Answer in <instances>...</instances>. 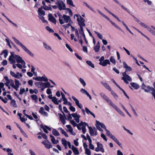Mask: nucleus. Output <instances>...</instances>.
Returning <instances> with one entry per match:
<instances>
[{
    "label": "nucleus",
    "instance_id": "obj_24",
    "mask_svg": "<svg viewBox=\"0 0 155 155\" xmlns=\"http://www.w3.org/2000/svg\"><path fill=\"white\" fill-rule=\"evenodd\" d=\"M16 55L15 56H9L8 58V60L10 62V63L13 64L16 63Z\"/></svg>",
    "mask_w": 155,
    "mask_h": 155
},
{
    "label": "nucleus",
    "instance_id": "obj_31",
    "mask_svg": "<svg viewBox=\"0 0 155 155\" xmlns=\"http://www.w3.org/2000/svg\"><path fill=\"white\" fill-rule=\"evenodd\" d=\"M51 5L50 4L48 6L46 5L42 6H41V8L45 10L52 11V9L51 8Z\"/></svg>",
    "mask_w": 155,
    "mask_h": 155
},
{
    "label": "nucleus",
    "instance_id": "obj_23",
    "mask_svg": "<svg viewBox=\"0 0 155 155\" xmlns=\"http://www.w3.org/2000/svg\"><path fill=\"white\" fill-rule=\"evenodd\" d=\"M72 98L74 100L76 104L78 107L81 109L82 107V106L81 104L79 103V101L78 100L73 96H72Z\"/></svg>",
    "mask_w": 155,
    "mask_h": 155
},
{
    "label": "nucleus",
    "instance_id": "obj_22",
    "mask_svg": "<svg viewBox=\"0 0 155 155\" xmlns=\"http://www.w3.org/2000/svg\"><path fill=\"white\" fill-rule=\"evenodd\" d=\"M72 98L74 100L76 104L78 107L81 109L82 107V106L81 104L79 103V101L78 100L73 96H72Z\"/></svg>",
    "mask_w": 155,
    "mask_h": 155
},
{
    "label": "nucleus",
    "instance_id": "obj_7",
    "mask_svg": "<svg viewBox=\"0 0 155 155\" xmlns=\"http://www.w3.org/2000/svg\"><path fill=\"white\" fill-rule=\"evenodd\" d=\"M35 84L37 87L41 88L47 85H50V84L49 82H36L35 83Z\"/></svg>",
    "mask_w": 155,
    "mask_h": 155
},
{
    "label": "nucleus",
    "instance_id": "obj_60",
    "mask_svg": "<svg viewBox=\"0 0 155 155\" xmlns=\"http://www.w3.org/2000/svg\"><path fill=\"white\" fill-rule=\"evenodd\" d=\"M7 152H8V155H13V153H12V150L11 149L9 148L7 149Z\"/></svg>",
    "mask_w": 155,
    "mask_h": 155
},
{
    "label": "nucleus",
    "instance_id": "obj_26",
    "mask_svg": "<svg viewBox=\"0 0 155 155\" xmlns=\"http://www.w3.org/2000/svg\"><path fill=\"white\" fill-rule=\"evenodd\" d=\"M68 142L67 140H65L64 138H62L61 140V143L62 145L66 149H68V146H67V143H68Z\"/></svg>",
    "mask_w": 155,
    "mask_h": 155
},
{
    "label": "nucleus",
    "instance_id": "obj_8",
    "mask_svg": "<svg viewBox=\"0 0 155 155\" xmlns=\"http://www.w3.org/2000/svg\"><path fill=\"white\" fill-rule=\"evenodd\" d=\"M99 94L101 97L107 102L110 106H111L113 104V102L104 93L101 92L99 93Z\"/></svg>",
    "mask_w": 155,
    "mask_h": 155
},
{
    "label": "nucleus",
    "instance_id": "obj_15",
    "mask_svg": "<svg viewBox=\"0 0 155 155\" xmlns=\"http://www.w3.org/2000/svg\"><path fill=\"white\" fill-rule=\"evenodd\" d=\"M15 84H14L13 88L17 91L18 90V88L21 85V83H20L19 81L17 79H15Z\"/></svg>",
    "mask_w": 155,
    "mask_h": 155
},
{
    "label": "nucleus",
    "instance_id": "obj_49",
    "mask_svg": "<svg viewBox=\"0 0 155 155\" xmlns=\"http://www.w3.org/2000/svg\"><path fill=\"white\" fill-rule=\"evenodd\" d=\"M110 91L111 92V94L116 99H117L118 97V96L115 93L114 91H112V90H111V91Z\"/></svg>",
    "mask_w": 155,
    "mask_h": 155
},
{
    "label": "nucleus",
    "instance_id": "obj_25",
    "mask_svg": "<svg viewBox=\"0 0 155 155\" xmlns=\"http://www.w3.org/2000/svg\"><path fill=\"white\" fill-rule=\"evenodd\" d=\"M50 137L51 138V141L53 144H56L59 143V141L58 140H56L54 137L52 135H50Z\"/></svg>",
    "mask_w": 155,
    "mask_h": 155
},
{
    "label": "nucleus",
    "instance_id": "obj_29",
    "mask_svg": "<svg viewBox=\"0 0 155 155\" xmlns=\"http://www.w3.org/2000/svg\"><path fill=\"white\" fill-rule=\"evenodd\" d=\"M130 85L135 89H137L139 88V85L138 84L136 83L132 82L130 83Z\"/></svg>",
    "mask_w": 155,
    "mask_h": 155
},
{
    "label": "nucleus",
    "instance_id": "obj_6",
    "mask_svg": "<svg viewBox=\"0 0 155 155\" xmlns=\"http://www.w3.org/2000/svg\"><path fill=\"white\" fill-rule=\"evenodd\" d=\"M55 4L58 5V8L61 11L65 9V5L62 0H57Z\"/></svg>",
    "mask_w": 155,
    "mask_h": 155
},
{
    "label": "nucleus",
    "instance_id": "obj_17",
    "mask_svg": "<svg viewBox=\"0 0 155 155\" xmlns=\"http://www.w3.org/2000/svg\"><path fill=\"white\" fill-rule=\"evenodd\" d=\"M72 117L74 118V120H75L76 122L78 123L80 121V118L81 117V116L78 114L77 113H74L71 114Z\"/></svg>",
    "mask_w": 155,
    "mask_h": 155
},
{
    "label": "nucleus",
    "instance_id": "obj_37",
    "mask_svg": "<svg viewBox=\"0 0 155 155\" xmlns=\"http://www.w3.org/2000/svg\"><path fill=\"white\" fill-rule=\"evenodd\" d=\"M108 21H109L111 24L115 27H116V28L118 29L120 31H121V29L120 28L119 26H117L115 23H114V22H113L111 21L110 19L109 18V20H108Z\"/></svg>",
    "mask_w": 155,
    "mask_h": 155
},
{
    "label": "nucleus",
    "instance_id": "obj_43",
    "mask_svg": "<svg viewBox=\"0 0 155 155\" xmlns=\"http://www.w3.org/2000/svg\"><path fill=\"white\" fill-rule=\"evenodd\" d=\"M4 54V57L5 58H6L8 56V51L6 50H5L3 51L1 54V55Z\"/></svg>",
    "mask_w": 155,
    "mask_h": 155
},
{
    "label": "nucleus",
    "instance_id": "obj_20",
    "mask_svg": "<svg viewBox=\"0 0 155 155\" xmlns=\"http://www.w3.org/2000/svg\"><path fill=\"white\" fill-rule=\"evenodd\" d=\"M150 91H152L151 94L155 99V90L153 88H150L148 87V88L145 89V91L147 92H148Z\"/></svg>",
    "mask_w": 155,
    "mask_h": 155
},
{
    "label": "nucleus",
    "instance_id": "obj_57",
    "mask_svg": "<svg viewBox=\"0 0 155 155\" xmlns=\"http://www.w3.org/2000/svg\"><path fill=\"white\" fill-rule=\"evenodd\" d=\"M110 61L111 62H112L113 64H115L116 63V61L115 59L114 58V57L113 56H111L110 58Z\"/></svg>",
    "mask_w": 155,
    "mask_h": 155
},
{
    "label": "nucleus",
    "instance_id": "obj_30",
    "mask_svg": "<svg viewBox=\"0 0 155 155\" xmlns=\"http://www.w3.org/2000/svg\"><path fill=\"white\" fill-rule=\"evenodd\" d=\"M102 84L103 86L107 89L109 91H111L112 90L110 87V86L107 83L104 82V83L102 82L101 83Z\"/></svg>",
    "mask_w": 155,
    "mask_h": 155
},
{
    "label": "nucleus",
    "instance_id": "obj_39",
    "mask_svg": "<svg viewBox=\"0 0 155 155\" xmlns=\"http://www.w3.org/2000/svg\"><path fill=\"white\" fill-rule=\"evenodd\" d=\"M83 3L84 5H85L88 9L90 10L91 11L93 12H95V11L94 10L93 8L91 6L88 5L87 3H86L85 2H84Z\"/></svg>",
    "mask_w": 155,
    "mask_h": 155
},
{
    "label": "nucleus",
    "instance_id": "obj_34",
    "mask_svg": "<svg viewBox=\"0 0 155 155\" xmlns=\"http://www.w3.org/2000/svg\"><path fill=\"white\" fill-rule=\"evenodd\" d=\"M85 111L88 114H91L92 115L94 118L95 117V115L87 107L85 108Z\"/></svg>",
    "mask_w": 155,
    "mask_h": 155
},
{
    "label": "nucleus",
    "instance_id": "obj_53",
    "mask_svg": "<svg viewBox=\"0 0 155 155\" xmlns=\"http://www.w3.org/2000/svg\"><path fill=\"white\" fill-rule=\"evenodd\" d=\"M80 91L82 94H85L86 95L89 93L86 90L83 88H81L80 90Z\"/></svg>",
    "mask_w": 155,
    "mask_h": 155
},
{
    "label": "nucleus",
    "instance_id": "obj_32",
    "mask_svg": "<svg viewBox=\"0 0 155 155\" xmlns=\"http://www.w3.org/2000/svg\"><path fill=\"white\" fill-rule=\"evenodd\" d=\"M71 149L73 151V153L75 155H78L79 154V152L77 149L72 145L71 147Z\"/></svg>",
    "mask_w": 155,
    "mask_h": 155
},
{
    "label": "nucleus",
    "instance_id": "obj_52",
    "mask_svg": "<svg viewBox=\"0 0 155 155\" xmlns=\"http://www.w3.org/2000/svg\"><path fill=\"white\" fill-rule=\"evenodd\" d=\"M68 24H67L66 25H63V26L64 27V28H68L70 26H71V24L73 23V21H71V22H68Z\"/></svg>",
    "mask_w": 155,
    "mask_h": 155
},
{
    "label": "nucleus",
    "instance_id": "obj_10",
    "mask_svg": "<svg viewBox=\"0 0 155 155\" xmlns=\"http://www.w3.org/2000/svg\"><path fill=\"white\" fill-rule=\"evenodd\" d=\"M42 143L45 145L47 149H49L52 147L51 143L48 140L42 141Z\"/></svg>",
    "mask_w": 155,
    "mask_h": 155
},
{
    "label": "nucleus",
    "instance_id": "obj_21",
    "mask_svg": "<svg viewBox=\"0 0 155 155\" xmlns=\"http://www.w3.org/2000/svg\"><path fill=\"white\" fill-rule=\"evenodd\" d=\"M99 64L103 66H105L107 64H110V62L109 60L105 59L102 62H100Z\"/></svg>",
    "mask_w": 155,
    "mask_h": 155
},
{
    "label": "nucleus",
    "instance_id": "obj_12",
    "mask_svg": "<svg viewBox=\"0 0 155 155\" xmlns=\"http://www.w3.org/2000/svg\"><path fill=\"white\" fill-rule=\"evenodd\" d=\"M62 113L63 114L64 116L61 114H58V115L60 117V120L63 125H64L66 123V118L64 112H62Z\"/></svg>",
    "mask_w": 155,
    "mask_h": 155
},
{
    "label": "nucleus",
    "instance_id": "obj_63",
    "mask_svg": "<svg viewBox=\"0 0 155 155\" xmlns=\"http://www.w3.org/2000/svg\"><path fill=\"white\" fill-rule=\"evenodd\" d=\"M16 76H17L18 78H16L19 79L20 78H21L22 76V75L21 74L19 73L18 72H17L16 74Z\"/></svg>",
    "mask_w": 155,
    "mask_h": 155
},
{
    "label": "nucleus",
    "instance_id": "obj_2",
    "mask_svg": "<svg viewBox=\"0 0 155 155\" xmlns=\"http://www.w3.org/2000/svg\"><path fill=\"white\" fill-rule=\"evenodd\" d=\"M71 123L73 125L74 127L77 126L78 129L79 130H82L83 134H84L86 131V127L88 125V124L85 122H83L81 121L78 124H77L74 120H72L70 121Z\"/></svg>",
    "mask_w": 155,
    "mask_h": 155
},
{
    "label": "nucleus",
    "instance_id": "obj_27",
    "mask_svg": "<svg viewBox=\"0 0 155 155\" xmlns=\"http://www.w3.org/2000/svg\"><path fill=\"white\" fill-rule=\"evenodd\" d=\"M100 44L99 42L98 41L96 45L94 47V50L96 52H98L100 51Z\"/></svg>",
    "mask_w": 155,
    "mask_h": 155
},
{
    "label": "nucleus",
    "instance_id": "obj_42",
    "mask_svg": "<svg viewBox=\"0 0 155 155\" xmlns=\"http://www.w3.org/2000/svg\"><path fill=\"white\" fill-rule=\"evenodd\" d=\"M66 2L67 4L73 7H75V5H74L73 2L71 0H67Z\"/></svg>",
    "mask_w": 155,
    "mask_h": 155
},
{
    "label": "nucleus",
    "instance_id": "obj_55",
    "mask_svg": "<svg viewBox=\"0 0 155 155\" xmlns=\"http://www.w3.org/2000/svg\"><path fill=\"white\" fill-rule=\"evenodd\" d=\"M140 25H141L142 27H143L147 28V29L149 27L146 24H144V23L141 22H140Z\"/></svg>",
    "mask_w": 155,
    "mask_h": 155
},
{
    "label": "nucleus",
    "instance_id": "obj_62",
    "mask_svg": "<svg viewBox=\"0 0 155 155\" xmlns=\"http://www.w3.org/2000/svg\"><path fill=\"white\" fill-rule=\"evenodd\" d=\"M71 114H70V113H68V115L67 116L68 119L70 121L72 120V117Z\"/></svg>",
    "mask_w": 155,
    "mask_h": 155
},
{
    "label": "nucleus",
    "instance_id": "obj_14",
    "mask_svg": "<svg viewBox=\"0 0 155 155\" xmlns=\"http://www.w3.org/2000/svg\"><path fill=\"white\" fill-rule=\"evenodd\" d=\"M36 81H43L44 82H47L48 81V78L45 76H43L42 77H36Z\"/></svg>",
    "mask_w": 155,
    "mask_h": 155
},
{
    "label": "nucleus",
    "instance_id": "obj_4",
    "mask_svg": "<svg viewBox=\"0 0 155 155\" xmlns=\"http://www.w3.org/2000/svg\"><path fill=\"white\" fill-rule=\"evenodd\" d=\"M58 14L59 17V22L62 25L65 23H67L68 22H71V20L70 16L66 15H62L60 13Z\"/></svg>",
    "mask_w": 155,
    "mask_h": 155
},
{
    "label": "nucleus",
    "instance_id": "obj_11",
    "mask_svg": "<svg viewBox=\"0 0 155 155\" xmlns=\"http://www.w3.org/2000/svg\"><path fill=\"white\" fill-rule=\"evenodd\" d=\"M5 79L6 81V82L5 83H7L9 85H10L13 88L14 81L11 79H9L7 76H5L4 78Z\"/></svg>",
    "mask_w": 155,
    "mask_h": 155
},
{
    "label": "nucleus",
    "instance_id": "obj_47",
    "mask_svg": "<svg viewBox=\"0 0 155 155\" xmlns=\"http://www.w3.org/2000/svg\"><path fill=\"white\" fill-rule=\"evenodd\" d=\"M11 104L12 106H13L14 107H17V105L16 104L15 101L14 100H12L11 101Z\"/></svg>",
    "mask_w": 155,
    "mask_h": 155
},
{
    "label": "nucleus",
    "instance_id": "obj_51",
    "mask_svg": "<svg viewBox=\"0 0 155 155\" xmlns=\"http://www.w3.org/2000/svg\"><path fill=\"white\" fill-rule=\"evenodd\" d=\"M41 128L46 133H48V131L47 130V128L45 126H44L43 125H41Z\"/></svg>",
    "mask_w": 155,
    "mask_h": 155
},
{
    "label": "nucleus",
    "instance_id": "obj_16",
    "mask_svg": "<svg viewBox=\"0 0 155 155\" xmlns=\"http://www.w3.org/2000/svg\"><path fill=\"white\" fill-rule=\"evenodd\" d=\"M114 109H115L118 113H119L121 116L124 117L125 114L123 112H122L117 107L114 103L111 106Z\"/></svg>",
    "mask_w": 155,
    "mask_h": 155
},
{
    "label": "nucleus",
    "instance_id": "obj_28",
    "mask_svg": "<svg viewBox=\"0 0 155 155\" xmlns=\"http://www.w3.org/2000/svg\"><path fill=\"white\" fill-rule=\"evenodd\" d=\"M117 4L119 5L121 7V8L125 10V11H127L128 12H129V10L126 8L123 5H121L120 4L119 2L117 0H113Z\"/></svg>",
    "mask_w": 155,
    "mask_h": 155
},
{
    "label": "nucleus",
    "instance_id": "obj_56",
    "mask_svg": "<svg viewBox=\"0 0 155 155\" xmlns=\"http://www.w3.org/2000/svg\"><path fill=\"white\" fill-rule=\"evenodd\" d=\"M94 32H95V33L97 35V37L99 38H100L101 39H102V38H103L102 35L101 34L99 33L98 32L96 31H94Z\"/></svg>",
    "mask_w": 155,
    "mask_h": 155
},
{
    "label": "nucleus",
    "instance_id": "obj_61",
    "mask_svg": "<svg viewBox=\"0 0 155 155\" xmlns=\"http://www.w3.org/2000/svg\"><path fill=\"white\" fill-rule=\"evenodd\" d=\"M85 150V153L87 155H91V151L90 150L88 149H86Z\"/></svg>",
    "mask_w": 155,
    "mask_h": 155
},
{
    "label": "nucleus",
    "instance_id": "obj_44",
    "mask_svg": "<svg viewBox=\"0 0 155 155\" xmlns=\"http://www.w3.org/2000/svg\"><path fill=\"white\" fill-rule=\"evenodd\" d=\"M86 63L88 65L90 66L91 68H94V65L91 61H86Z\"/></svg>",
    "mask_w": 155,
    "mask_h": 155
},
{
    "label": "nucleus",
    "instance_id": "obj_36",
    "mask_svg": "<svg viewBox=\"0 0 155 155\" xmlns=\"http://www.w3.org/2000/svg\"><path fill=\"white\" fill-rule=\"evenodd\" d=\"M52 133L53 135L56 136H58L60 135L59 132L55 129H53L52 130Z\"/></svg>",
    "mask_w": 155,
    "mask_h": 155
},
{
    "label": "nucleus",
    "instance_id": "obj_64",
    "mask_svg": "<svg viewBox=\"0 0 155 155\" xmlns=\"http://www.w3.org/2000/svg\"><path fill=\"white\" fill-rule=\"evenodd\" d=\"M46 29L50 32H54V31L52 29H51L49 27L47 26L45 27Z\"/></svg>",
    "mask_w": 155,
    "mask_h": 155
},
{
    "label": "nucleus",
    "instance_id": "obj_46",
    "mask_svg": "<svg viewBox=\"0 0 155 155\" xmlns=\"http://www.w3.org/2000/svg\"><path fill=\"white\" fill-rule=\"evenodd\" d=\"M79 81L84 87L86 85V83L83 79L81 78H79Z\"/></svg>",
    "mask_w": 155,
    "mask_h": 155
},
{
    "label": "nucleus",
    "instance_id": "obj_45",
    "mask_svg": "<svg viewBox=\"0 0 155 155\" xmlns=\"http://www.w3.org/2000/svg\"><path fill=\"white\" fill-rule=\"evenodd\" d=\"M32 100H34L36 102H38V97L36 95H32L31 96Z\"/></svg>",
    "mask_w": 155,
    "mask_h": 155
},
{
    "label": "nucleus",
    "instance_id": "obj_54",
    "mask_svg": "<svg viewBox=\"0 0 155 155\" xmlns=\"http://www.w3.org/2000/svg\"><path fill=\"white\" fill-rule=\"evenodd\" d=\"M150 87V88H153V87H151L149 86H147V87H146L145 85L144 84V83H143L141 86V88L142 89L144 90L145 91V89H147L148 88V87Z\"/></svg>",
    "mask_w": 155,
    "mask_h": 155
},
{
    "label": "nucleus",
    "instance_id": "obj_33",
    "mask_svg": "<svg viewBox=\"0 0 155 155\" xmlns=\"http://www.w3.org/2000/svg\"><path fill=\"white\" fill-rule=\"evenodd\" d=\"M42 8L41 7L38 9V12L40 15H45V12L42 9Z\"/></svg>",
    "mask_w": 155,
    "mask_h": 155
},
{
    "label": "nucleus",
    "instance_id": "obj_18",
    "mask_svg": "<svg viewBox=\"0 0 155 155\" xmlns=\"http://www.w3.org/2000/svg\"><path fill=\"white\" fill-rule=\"evenodd\" d=\"M77 21L80 27H84L85 26V24L84 23L85 20L81 16L80 17V19Z\"/></svg>",
    "mask_w": 155,
    "mask_h": 155
},
{
    "label": "nucleus",
    "instance_id": "obj_50",
    "mask_svg": "<svg viewBox=\"0 0 155 155\" xmlns=\"http://www.w3.org/2000/svg\"><path fill=\"white\" fill-rule=\"evenodd\" d=\"M29 92L30 94H32L35 93V94H37L38 93V91L36 89L33 90L30 89L29 90Z\"/></svg>",
    "mask_w": 155,
    "mask_h": 155
},
{
    "label": "nucleus",
    "instance_id": "obj_1",
    "mask_svg": "<svg viewBox=\"0 0 155 155\" xmlns=\"http://www.w3.org/2000/svg\"><path fill=\"white\" fill-rule=\"evenodd\" d=\"M123 64L124 65V67L125 68L126 70L125 72L122 73L123 77L121 78V79L124 81L125 84H127L129 83V82L127 81H131L132 79L130 76L126 74V72L131 71L132 69L130 67L128 66L125 62H123Z\"/></svg>",
    "mask_w": 155,
    "mask_h": 155
},
{
    "label": "nucleus",
    "instance_id": "obj_58",
    "mask_svg": "<svg viewBox=\"0 0 155 155\" xmlns=\"http://www.w3.org/2000/svg\"><path fill=\"white\" fill-rule=\"evenodd\" d=\"M130 106L131 108V109L132 110V111H133V112L134 115H135V116L136 117H137L138 115H137V113H136V111H135L134 108H133V107H132V106L130 104Z\"/></svg>",
    "mask_w": 155,
    "mask_h": 155
},
{
    "label": "nucleus",
    "instance_id": "obj_3",
    "mask_svg": "<svg viewBox=\"0 0 155 155\" xmlns=\"http://www.w3.org/2000/svg\"><path fill=\"white\" fill-rule=\"evenodd\" d=\"M12 38L14 40L15 43L17 45L20 46L28 54L32 57H34V54L19 41L18 40L14 37H12Z\"/></svg>",
    "mask_w": 155,
    "mask_h": 155
},
{
    "label": "nucleus",
    "instance_id": "obj_13",
    "mask_svg": "<svg viewBox=\"0 0 155 155\" xmlns=\"http://www.w3.org/2000/svg\"><path fill=\"white\" fill-rule=\"evenodd\" d=\"M16 62L18 63H21L22 65H25V63L24 61L22 60V58L19 55H16L15 57Z\"/></svg>",
    "mask_w": 155,
    "mask_h": 155
},
{
    "label": "nucleus",
    "instance_id": "obj_41",
    "mask_svg": "<svg viewBox=\"0 0 155 155\" xmlns=\"http://www.w3.org/2000/svg\"><path fill=\"white\" fill-rule=\"evenodd\" d=\"M43 45L44 48L48 50H51V48L50 47V46L48 45L45 43L44 42Z\"/></svg>",
    "mask_w": 155,
    "mask_h": 155
},
{
    "label": "nucleus",
    "instance_id": "obj_59",
    "mask_svg": "<svg viewBox=\"0 0 155 155\" xmlns=\"http://www.w3.org/2000/svg\"><path fill=\"white\" fill-rule=\"evenodd\" d=\"M106 131V134L110 138L113 135L110 132L106 129L105 130Z\"/></svg>",
    "mask_w": 155,
    "mask_h": 155
},
{
    "label": "nucleus",
    "instance_id": "obj_38",
    "mask_svg": "<svg viewBox=\"0 0 155 155\" xmlns=\"http://www.w3.org/2000/svg\"><path fill=\"white\" fill-rule=\"evenodd\" d=\"M96 125H98L100 126L102 128H104L105 130L106 129L105 125L102 123H100L99 121H96Z\"/></svg>",
    "mask_w": 155,
    "mask_h": 155
},
{
    "label": "nucleus",
    "instance_id": "obj_5",
    "mask_svg": "<svg viewBox=\"0 0 155 155\" xmlns=\"http://www.w3.org/2000/svg\"><path fill=\"white\" fill-rule=\"evenodd\" d=\"M104 8L110 14H111L114 17L116 18L119 21L121 22L123 25L125 27L127 30L131 34L133 35V33L130 31L129 28H128L127 25L123 21H121L119 18L114 14L111 12L109 10H108L106 8L104 7Z\"/></svg>",
    "mask_w": 155,
    "mask_h": 155
},
{
    "label": "nucleus",
    "instance_id": "obj_35",
    "mask_svg": "<svg viewBox=\"0 0 155 155\" xmlns=\"http://www.w3.org/2000/svg\"><path fill=\"white\" fill-rule=\"evenodd\" d=\"M89 128V133L91 136L94 135V128L93 129L91 127H89L88 125L87 126Z\"/></svg>",
    "mask_w": 155,
    "mask_h": 155
},
{
    "label": "nucleus",
    "instance_id": "obj_9",
    "mask_svg": "<svg viewBox=\"0 0 155 155\" xmlns=\"http://www.w3.org/2000/svg\"><path fill=\"white\" fill-rule=\"evenodd\" d=\"M96 143L97 147L95 148V151L97 152L101 151L102 153L104 152V150L103 144L100 143L99 142H97Z\"/></svg>",
    "mask_w": 155,
    "mask_h": 155
},
{
    "label": "nucleus",
    "instance_id": "obj_19",
    "mask_svg": "<svg viewBox=\"0 0 155 155\" xmlns=\"http://www.w3.org/2000/svg\"><path fill=\"white\" fill-rule=\"evenodd\" d=\"M48 20L52 23L56 24V20L52 16L51 13L49 14L48 15Z\"/></svg>",
    "mask_w": 155,
    "mask_h": 155
},
{
    "label": "nucleus",
    "instance_id": "obj_48",
    "mask_svg": "<svg viewBox=\"0 0 155 155\" xmlns=\"http://www.w3.org/2000/svg\"><path fill=\"white\" fill-rule=\"evenodd\" d=\"M51 101L55 104L57 105L58 104H59L57 101V99L55 97H53Z\"/></svg>",
    "mask_w": 155,
    "mask_h": 155
},
{
    "label": "nucleus",
    "instance_id": "obj_40",
    "mask_svg": "<svg viewBox=\"0 0 155 155\" xmlns=\"http://www.w3.org/2000/svg\"><path fill=\"white\" fill-rule=\"evenodd\" d=\"M97 12L99 13V14H100L101 16H102V17L105 18V19H106L107 20H109V18H108L107 16L105 15H104L98 9L97 10Z\"/></svg>",
    "mask_w": 155,
    "mask_h": 155
}]
</instances>
